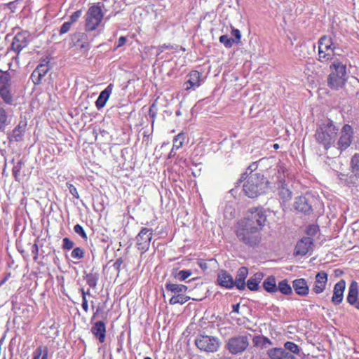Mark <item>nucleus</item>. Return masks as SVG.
Listing matches in <instances>:
<instances>
[{
    "label": "nucleus",
    "instance_id": "nucleus-35",
    "mask_svg": "<svg viewBox=\"0 0 359 359\" xmlns=\"http://www.w3.org/2000/svg\"><path fill=\"white\" fill-rule=\"evenodd\" d=\"M185 139L186 136L183 133H180L177 135H176L173 140L172 150L179 149L180 148H181L184 144Z\"/></svg>",
    "mask_w": 359,
    "mask_h": 359
},
{
    "label": "nucleus",
    "instance_id": "nucleus-60",
    "mask_svg": "<svg viewBox=\"0 0 359 359\" xmlns=\"http://www.w3.org/2000/svg\"><path fill=\"white\" fill-rule=\"evenodd\" d=\"M246 173H244L241 176V180H245L246 179Z\"/></svg>",
    "mask_w": 359,
    "mask_h": 359
},
{
    "label": "nucleus",
    "instance_id": "nucleus-5",
    "mask_svg": "<svg viewBox=\"0 0 359 359\" xmlns=\"http://www.w3.org/2000/svg\"><path fill=\"white\" fill-rule=\"evenodd\" d=\"M236 235L241 241L250 246L256 245L260 241V233L257 226H247L240 222Z\"/></svg>",
    "mask_w": 359,
    "mask_h": 359
},
{
    "label": "nucleus",
    "instance_id": "nucleus-59",
    "mask_svg": "<svg viewBox=\"0 0 359 359\" xmlns=\"http://www.w3.org/2000/svg\"><path fill=\"white\" fill-rule=\"evenodd\" d=\"M81 48H85L88 49L89 48V44L87 42H85L81 45Z\"/></svg>",
    "mask_w": 359,
    "mask_h": 359
},
{
    "label": "nucleus",
    "instance_id": "nucleus-25",
    "mask_svg": "<svg viewBox=\"0 0 359 359\" xmlns=\"http://www.w3.org/2000/svg\"><path fill=\"white\" fill-rule=\"evenodd\" d=\"M91 332L98 339L100 343L104 342L106 326L102 321L96 322L92 327Z\"/></svg>",
    "mask_w": 359,
    "mask_h": 359
},
{
    "label": "nucleus",
    "instance_id": "nucleus-13",
    "mask_svg": "<svg viewBox=\"0 0 359 359\" xmlns=\"http://www.w3.org/2000/svg\"><path fill=\"white\" fill-rule=\"evenodd\" d=\"M359 287L358 283L355 280H352L348 287V292L346 297L347 302L353 306L359 311Z\"/></svg>",
    "mask_w": 359,
    "mask_h": 359
},
{
    "label": "nucleus",
    "instance_id": "nucleus-29",
    "mask_svg": "<svg viewBox=\"0 0 359 359\" xmlns=\"http://www.w3.org/2000/svg\"><path fill=\"white\" fill-rule=\"evenodd\" d=\"M264 289L269 293H275L278 291L276 280L274 276L267 277L263 282Z\"/></svg>",
    "mask_w": 359,
    "mask_h": 359
},
{
    "label": "nucleus",
    "instance_id": "nucleus-19",
    "mask_svg": "<svg viewBox=\"0 0 359 359\" xmlns=\"http://www.w3.org/2000/svg\"><path fill=\"white\" fill-rule=\"evenodd\" d=\"M27 126V119L25 118H21L17 126L13 130L11 134L9 135V139L15 142L20 141L25 133Z\"/></svg>",
    "mask_w": 359,
    "mask_h": 359
},
{
    "label": "nucleus",
    "instance_id": "nucleus-63",
    "mask_svg": "<svg viewBox=\"0 0 359 359\" xmlns=\"http://www.w3.org/2000/svg\"><path fill=\"white\" fill-rule=\"evenodd\" d=\"M144 359H151L150 357H146Z\"/></svg>",
    "mask_w": 359,
    "mask_h": 359
},
{
    "label": "nucleus",
    "instance_id": "nucleus-11",
    "mask_svg": "<svg viewBox=\"0 0 359 359\" xmlns=\"http://www.w3.org/2000/svg\"><path fill=\"white\" fill-rule=\"evenodd\" d=\"M152 235L153 229L146 227L142 228L137 235L135 238L136 246L142 253H144L149 250L152 239Z\"/></svg>",
    "mask_w": 359,
    "mask_h": 359
},
{
    "label": "nucleus",
    "instance_id": "nucleus-39",
    "mask_svg": "<svg viewBox=\"0 0 359 359\" xmlns=\"http://www.w3.org/2000/svg\"><path fill=\"white\" fill-rule=\"evenodd\" d=\"M191 275L192 271L191 270H181L178 273H177L174 276L179 280L183 281L189 276H191Z\"/></svg>",
    "mask_w": 359,
    "mask_h": 359
},
{
    "label": "nucleus",
    "instance_id": "nucleus-52",
    "mask_svg": "<svg viewBox=\"0 0 359 359\" xmlns=\"http://www.w3.org/2000/svg\"><path fill=\"white\" fill-rule=\"evenodd\" d=\"M126 41H127V39L126 37L125 36H121L118 40V42H117V45L116 46V48H120L121 46H123V45H125V43H126Z\"/></svg>",
    "mask_w": 359,
    "mask_h": 359
},
{
    "label": "nucleus",
    "instance_id": "nucleus-15",
    "mask_svg": "<svg viewBox=\"0 0 359 359\" xmlns=\"http://www.w3.org/2000/svg\"><path fill=\"white\" fill-rule=\"evenodd\" d=\"M313 240L311 237H304L297 242L294 255L304 256L306 255L312 248Z\"/></svg>",
    "mask_w": 359,
    "mask_h": 359
},
{
    "label": "nucleus",
    "instance_id": "nucleus-51",
    "mask_svg": "<svg viewBox=\"0 0 359 359\" xmlns=\"http://www.w3.org/2000/svg\"><path fill=\"white\" fill-rule=\"evenodd\" d=\"M318 231V227L315 225L309 226L306 230V233L308 235L313 236Z\"/></svg>",
    "mask_w": 359,
    "mask_h": 359
},
{
    "label": "nucleus",
    "instance_id": "nucleus-9",
    "mask_svg": "<svg viewBox=\"0 0 359 359\" xmlns=\"http://www.w3.org/2000/svg\"><path fill=\"white\" fill-rule=\"evenodd\" d=\"M195 344L200 350L205 352H216L220 346L218 338L208 335L198 337L196 339Z\"/></svg>",
    "mask_w": 359,
    "mask_h": 359
},
{
    "label": "nucleus",
    "instance_id": "nucleus-2",
    "mask_svg": "<svg viewBox=\"0 0 359 359\" xmlns=\"http://www.w3.org/2000/svg\"><path fill=\"white\" fill-rule=\"evenodd\" d=\"M332 60L327 83L331 88L337 90L341 88L346 81V65L338 58H333Z\"/></svg>",
    "mask_w": 359,
    "mask_h": 359
},
{
    "label": "nucleus",
    "instance_id": "nucleus-22",
    "mask_svg": "<svg viewBox=\"0 0 359 359\" xmlns=\"http://www.w3.org/2000/svg\"><path fill=\"white\" fill-rule=\"evenodd\" d=\"M49 70L47 64H40L34 70L31 78L34 84H39L42 78L48 73Z\"/></svg>",
    "mask_w": 359,
    "mask_h": 359
},
{
    "label": "nucleus",
    "instance_id": "nucleus-23",
    "mask_svg": "<svg viewBox=\"0 0 359 359\" xmlns=\"http://www.w3.org/2000/svg\"><path fill=\"white\" fill-rule=\"evenodd\" d=\"M268 355L270 359H297L292 354L280 348L270 349Z\"/></svg>",
    "mask_w": 359,
    "mask_h": 359
},
{
    "label": "nucleus",
    "instance_id": "nucleus-53",
    "mask_svg": "<svg viewBox=\"0 0 359 359\" xmlns=\"http://www.w3.org/2000/svg\"><path fill=\"white\" fill-rule=\"evenodd\" d=\"M38 252H39L38 245L36 244H34L32 247V252L34 255V259H37Z\"/></svg>",
    "mask_w": 359,
    "mask_h": 359
},
{
    "label": "nucleus",
    "instance_id": "nucleus-44",
    "mask_svg": "<svg viewBox=\"0 0 359 359\" xmlns=\"http://www.w3.org/2000/svg\"><path fill=\"white\" fill-rule=\"evenodd\" d=\"M74 242L69 238H64L62 240V248L64 250H71L74 247Z\"/></svg>",
    "mask_w": 359,
    "mask_h": 359
},
{
    "label": "nucleus",
    "instance_id": "nucleus-45",
    "mask_svg": "<svg viewBox=\"0 0 359 359\" xmlns=\"http://www.w3.org/2000/svg\"><path fill=\"white\" fill-rule=\"evenodd\" d=\"M81 14H82V11L81 10L75 11L70 16V19L68 22H71V24L72 25L73 23L76 22L79 20V18L81 16Z\"/></svg>",
    "mask_w": 359,
    "mask_h": 359
},
{
    "label": "nucleus",
    "instance_id": "nucleus-7",
    "mask_svg": "<svg viewBox=\"0 0 359 359\" xmlns=\"http://www.w3.org/2000/svg\"><path fill=\"white\" fill-rule=\"evenodd\" d=\"M14 90L11 74L0 70V97L7 104L13 102Z\"/></svg>",
    "mask_w": 359,
    "mask_h": 359
},
{
    "label": "nucleus",
    "instance_id": "nucleus-1",
    "mask_svg": "<svg viewBox=\"0 0 359 359\" xmlns=\"http://www.w3.org/2000/svg\"><path fill=\"white\" fill-rule=\"evenodd\" d=\"M338 129L330 120H326L321 123L316 131L315 137L318 143L322 144L325 149L332 146H335Z\"/></svg>",
    "mask_w": 359,
    "mask_h": 359
},
{
    "label": "nucleus",
    "instance_id": "nucleus-41",
    "mask_svg": "<svg viewBox=\"0 0 359 359\" xmlns=\"http://www.w3.org/2000/svg\"><path fill=\"white\" fill-rule=\"evenodd\" d=\"M219 41L223 43L226 48H231L233 43V39L229 38L227 35H222L219 37Z\"/></svg>",
    "mask_w": 359,
    "mask_h": 359
},
{
    "label": "nucleus",
    "instance_id": "nucleus-16",
    "mask_svg": "<svg viewBox=\"0 0 359 359\" xmlns=\"http://www.w3.org/2000/svg\"><path fill=\"white\" fill-rule=\"evenodd\" d=\"M327 274L324 271L318 272L315 277V281L312 290L316 294H320L325 290L327 283Z\"/></svg>",
    "mask_w": 359,
    "mask_h": 359
},
{
    "label": "nucleus",
    "instance_id": "nucleus-3",
    "mask_svg": "<svg viewBox=\"0 0 359 359\" xmlns=\"http://www.w3.org/2000/svg\"><path fill=\"white\" fill-rule=\"evenodd\" d=\"M318 60L327 62L333 59V53L340 47L337 36L324 35L318 40Z\"/></svg>",
    "mask_w": 359,
    "mask_h": 359
},
{
    "label": "nucleus",
    "instance_id": "nucleus-14",
    "mask_svg": "<svg viewBox=\"0 0 359 359\" xmlns=\"http://www.w3.org/2000/svg\"><path fill=\"white\" fill-rule=\"evenodd\" d=\"M201 74L198 71H191L187 76V81L184 83V88L186 90H195L198 88L201 83Z\"/></svg>",
    "mask_w": 359,
    "mask_h": 359
},
{
    "label": "nucleus",
    "instance_id": "nucleus-49",
    "mask_svg": "<svg viewBox=\"0 0 359 359\" xmlns=\"http://www.w3.org/2000/svg\"><path fill=\"white\" fill-rule=\"evenodd\" d=\"M43 347L41 346H39L33 353L34 358L33 359H39L40 356L43 353Z\"/></svg>",
    "mask_w": 359,
    "mask_h": 359
},
{
    "label": "nucleus",
    "instance_id": "nucleus-42",
    "mask_svg": "<svg viewBox=\"0 0 359 359\" xmlns=\"http://www.w3.org/2000/svg\"><path fill=\"white\" fill-rule=\"evenodd\" d=\"M83 255H84L83 250L81 248H74L71 253L72 257L73 259H80L83 258Z\"/></svg>",
    "mask_w": 359,
    "mask_h": 359
},
{
    "label": "nucleus",
    "instance_id": "nucleus-37",
    "mask_svg": "<svg viewBox=\"0 0 359 359\" xmlns=\"http://www.w3.org/2000/svg\"><path fill=\"white\" fill-rule=\"evenodd\" d=\"M87 284L92 288H95L98 280V275L97 273H89L86 276Z\"/></svg>",
    "mask_w": 359,
    "mask_h": 359
},
{
    "label": "nucleus",
    "instance_id": "nucleus-62",
    "mask_svg": "<svg viewBox=\"0 0 359 359\" xmlns=\"http://www.w3.org/2000/svg\"><path fill=\"white\" fill-rule=\"evenodd\" d=\"M273 147V148H274V149H278V148H279V145H278V144H274Z\"/></svg>",
    "mask_w": 359,
    "mask_h": 359
},
{
    "label": "nucleus",
    "instance_id": "nucleus-50",
    "mask_svg": "<svg viewBox=\"0 0 359 359\" xmlns=\"http://www.w3.org/2000/svg\"><path fill=\"white\" fill-rule=\"evenodd\" d=\"M20 169H21V163L18 162L17 164L15 165L13 168V174L16 179L18 177V175L20 172Z\"/></svg>",
    "mask_w": 359,
    "mask_h": 359
},
{
    "label": "nucleus",
    "instance_id": "nucleus-64",
    "mask_svg": "<svg viewBox=\"0 0 359 359\" xmlns=\"http://www.w3.org/2000/svg\"><path fill=\"white\" fill-rule=\"evenodd\" d=\"M3 359H6V357H4Z\"/></svg>",
    "mask_w": 359,
    "mask_h": 359
},
{
    "label": "nucleus",
    "instance_id": "nucleus-18",
    "mask_svg": "<svg viewBox=\"0 0 359 359\" xmlns=\"http://www.w3.org/2000/svg\"><path fill=\"white\" fill-rule=\"evenodd\" d=\"M345 288L346 282L344 280H341L334 285L332 297V302L334 304L338 305L342 302Z\"/></svg>",
    "mask_w": 359,
    "mask_h": 359
},
{
    "label": "nucleus",
    "instance_id": "nucleus-40",
    "mask_svg": "<svg viewBox=\"0 0 359 359\" xmlns=\"http://www.w3.org/2000/svg\"><path fill=\"white\" fill-rule=\"evenodd\" d=\"M284 347L286 350L294 354H298L300 351L299 346L292 341L285 342L284 344Z\"/></svg>",
    "mask_w": 359,
    "mask_h": 359
},
{
    "label": "nucleus",
    "instance_id": "nucleus-10",
    "mask_svg": "<svg viewBox=\"0 0 359 359\" xmlns=\"http://www.w3.org/2000/svg\"><path fill=\"white\" fill-rule=\"evenodd\" d=\"M249 346V339L247 335L236 336L229 339L227 348L232 354L243 352Z\"/></svg>",
    "mask_w": 359,
    "mask_h": 359
},
{
    "label": "nucleus",
    "instance_id": "nucleus-36",
    "mask_svg": "<svg viewBox=\"0 0 359 359\" xmlns=\"http://www.w3.org/2000/svg\"><path fill=\"white\" fill-rule=\"evenodd\" d=\"M351 166L354 175L359 177V154H355L351 158Z\"/></svg>",
    "mask_w": 359,
    "mask_h": 359
},
{
    "label": "nucleus",
    "instance_id": "nucleus-17",
    "mask_svg": "<svg viewBox=\"0 0 359 359\" xmlns=\"http://www.w3.org/2000/svg\"><path fill=\"white\" fill-rule=\"evenodd\" d=\"M29 34L26 32L18 33L12 43L13 49L20 53L24 48H25L29 43Z\"/></svg>",
    "mask_w": 359,
    "mask_h": 359
},
{
    "label": "nucleus",
    "instance_id": "nucleus-26",
    "mask_svg": "<svg viewBox=\"0 0 359 359\" xmlns=\"http://www.w3.org/2000/svg\"><path fill=\"white\" fill-rule=\"evenodd\" d=\"M248 274V268L243 266L238 269L236 280H234V286H236L238 290H242L245 288V280L247 278Z\"/></svg>",
    "mask_w": 359,
    "mask_h": 359
},
{
    "label": "nucleus",
    "instance_id": "nucleus-54",
    "mask_svg": "<svg viewBox=\"0 0 359 359\" xmlns=\"http://www.w3.org/2000/svg\"><path fill=\"white\" fill-rule=\"evenodd\" d=\"M82 308L87 313L88 311V301L85 297H83L82 299Z\"/></svg>",
    "mask_w": 359,
    "mask_h": 359
},
{
    "label": "nucleus",
    "instance_id": "nucleus-33",
    "mask_svg": "<svg viewBox=\"0 0 359 359\" xmlns=\"http://www.w3.org/2000/svg\"><path fill=\"white\" fill-rule=\"evenodd\" d=\"M278 291H280L283 294L290 295L292 293V288L288 284L287 280H283L277 285Z\"/></svg>",
    "mask_w": 359,
    "mask_h": 359
},
{
    "label": "nucleus",
    "instance_id": "nucleus-31",
    "mask_svg": "<svg viewBox=\"0 0 359 359\" xmlns=\"http://www.w3.org/2000/svg\"><path fill=\"white\" fill-rule=\"evenodd\" d=\"M278 188L280 189V191H279L280 196L284 201H288L292 198V192L287 188V187L285 184L284 181L283 182L282 180H280L279 184H278Z\"/></svg>",
    "mask_w": 359,
    "mask_h": 359
},
{
    "label": "nucleus",
    "instance_id": "nucleus-20",
    "mask_svg": "<svg viewBox=\"0 0 359 359\" xmlns=\"http://www.w3.org/2000/svg\"><path fill=\"white\" fill-rule=\"evenodd\" d=\"M218 284L227 289H231L234 287V280L232 276L225 271H220L217 275Z\"/></svg>",
    "mask_w": 359,
    "mask_h": 359
},
{
    "label": "nucleus",
    "instance_id": "nucleus-43",
    "mask_svg": "<svg viewBox=\"0 0 359 359\" xmlns=\"http://www.w3.org/2000/svg\"><path fill=\"white\" fill-rule=\"evenodd\" d=\"M74 232L77 234L80 235L83 239H87V235L83 229V228L80 224H76L74 226Z\"/></svg>",
    "mask_w": 359,
    "mask_h": 359
},
{
    "label": "nucleus",
    "instance_id": "nucleus-12",
    "mask_svg": "<svg viewBox=\"0 0 359 359\" xmlns=\"http://www.w3.org/2000/svg\"><path fill=\"white\" fill-rule=\"evenodd\" d=\"M353 129L351 126L345 125L343 126L338 142H337V149L340 151L347 149L352 141Z\"/></svg>",
    "mask_w": 359,
    "mask_h": 359
},
{
    "label": "nucleus",
    "instance_id": "nucleus-32",
    "mask_svg": "<svg viewBox=\"0 0 359 359\" xmlns=\"http://www.w3.org/2000/svg\"><path fill=\"white\" fill-rule=\"evenodd\" d=\"M10 123L11 116L4 108L0 107V130H4Z\"/></svg>",
    "mask_w": 359,
    "mask_h": 359
},
{
    "label": "nucleus",
    "instance_id": "nucleus-48",
    "mask_svg": "<svg viewBox=\"0 0 359 359\" xmlns=\"http://www.w3.org/2000/svg\"><path fill=\"white\" fill-rule=\"evenodd\" d=\"M71 22H66L65 23H63V25L61 26L60 27V34H65L67 33L71 28Z\"/></svg>",
    "mask_w": 359,
    "mask_h": 359
},
{
    "label": "nucleus",
    "instance_id": "nucleus-21",
    "mask_svg": "<svg viewBox=\"0 0 359 359\" xmlns=\"http://www.w3.org/2000/svg\"><path fill=\"white\" fill-rule=\"evenodd\" d=\"M113 87L114 85L112 83H110L104 90H102L100 93L99 97L95 102V105L97 109H100L105 106L106 102H107L110 95L111 94Z\"/></svg>",
    "mask_w": 359,
    "mask_h": 359
},
{
    "label": "nucleus",
    "instance_id": "nucleus-28",
    "mask_svg": "<svg viewBox=\"0 0 359 359\" xmlns=\"http://www.w3.org/2000/svg\"><path fill=\"white\" fill-rule=\"evenodd\" d=\"M264 278V274L261 272L255 273L252 277L249 278L247 282V286L249 290L252 291L257 290L259 288V284Z\"/></svg>",
    "mask_w": 359,
    "mask_h": 359
},
{
    "label": "nucleus",
    "instance_id": "nucleus-61",
    "mask_svg": "<svg viewBox=\"0 0 359 359\" xmlns=\"http://www.w3.org/2000/svg\"><path fill=\"white\" fill-rule=\"evenodd\" d=\"M173 152H174V150L172 149L171 151L169 154V157L170 158H171L172 156H174Z\"/></svg>",
    "mask_w": 359,
    "mask_h": 359
},
{
    "label": "nucleus",
    "instance_id": "nucleus-6",
    "mask_svg": "<svg viewBox=\"0 0 359 359\" xmlns=\"http://www.w3.org/2000/svg\"><path fill=\"white\" fill-rule=\"evenodd\" d=\"M102 6L103 4L101 3L93 4L88 9L85 15L86 31L96 29L101 23L104 17V13L102 10Z\"/></svg>",
    "mask_w": 359,
    "mask_h": 359
},
{
    "label": "nucleus",
    "instance_id": "nucleus-57",
    "mask_svg": "<svg viewBox=\"0 0 359 359\" xmlns=\"http://www.w3.org/2000/svg\"><path fill=\"white\" fill-rule=\"evenodd\" d=\"M122 260L121 259H116V261L115 262V263L114 264V266L118 269L119 267L121 266V264H122Z\"/></svg>",
    "mask_w": 359,
    "mask_h": 359
},
{
    "label": "nucleus",
    "instance_id": "nucleus-55",
    "mask_svg": "<svg viewBox=\"0 0 359 359\" xmlns=\"http://www.w3.org/2000/svg\"><path fill=\"white\" fill-rule=\"evenodd\" d=\"M239 308H240L239 304H233L232 305V312L238 313H239Z\"/></svg>",
    "mask_w": 359,
    "mask_h": 359
},
{
    "label": "nucleus",
    "instance_id": "nucleus-38",
    "mask_svg": "<svg viewBox=\"0 0 359 359\" xmlns=\"http://www.w3.org/2000/svg\"><path fill=\"white\" fill-rule=\"evenodd\" d=\"M253 342L255 346H266L271 344L270 340L264 337L257 336L253 339Z\"/></svg>",
    "mask_w": 359,
    "mask_h": 359
},
{
    "label": "nucleus",
    "instance_id": "nucleus-24",
    "mask_svg": "<svg viewBox=\"0 0 359 359\" xmlns=\"http://www.w3.org/2000/svg\"><path fill=\"white\" fill-rule=\"evenodd\" d=\"M292 287L295 292L300 296H306L309 294V288L306 280L304 278L293 280Z\"/></svg>",
    "mask_w": 359,
    "mask_h": 359
},
{
    "label": "nucleus",
    "instance_id": "nucleus-27",
    "mask_svg": "<svg viewBox=\"0 0 359 359\" xmlns=\"http://www.w3.org/2000/svg\"><path fill=\"white\" fill-rule=\"evenodd\" d=\"M294 207L297 211L304 213H309L311 210V205L304 196L296 198Z\"/></svg>",
    "mask_w": 359,
    "mask_h": 359
},
{
    "label": "nucleus",
    "instance_id": "nucleus-34",
    "mask_svg": "<svg viewBox=\"0 0 359 359\" xmlns=\"http://www.w3.org/2000/svg\"><path fill=\"white\" fill-rule=\"evenodd\" d=\"M189 299L190 297L189 296L184 294H175L170 298L169 303L171 305H175L177 304H183L188 302Z\"/></svg>",
    "mask_w": 359,
    "mask_h": 359
},
{
    "label": "nucleus",
    "instance_id": "nucleus-58",
    "mask_svg": "<svg viewBox=\"0 0 359 359\" xmlns=\"http://www.w3.org/2000/svg\"><path fill=\"white\" fill-rule=\"evenodd\" d=\"M81 293H82V297H85V298H86L87 295H90V290H88L87 291H85L83 289H81Z\"/></svg>",
    "mask_w": 359,
    "mask_h": 359
},
{
    "label": "nucleus",
    "instance_id": "nucleus-56",
    "mask_svg": "<svg viewBox=\"0 0 359 359\" xmlns=\"http://www.w3.org/2000/svg\"><path fill=\"white\" fill-rule=\"evenodd\" d=\"M48 348L44 347V348L43 350V353H42L43 355H42L41 359H48Z\"/></svg>",
    "mask_w": 359,
    "mask_h": 359
},
{
    "label": "nucleus",
    "instance_id": "nucleus-46",
    "mask_svg": "<svg viewBox=\"0 0 359 359\" xmlns=\"http://www.w3.org/2000/svg\"><path fill=\"white\" fill-rule=\"evenodd\" d=\"M232 36L234 37L233 43H238L240 42L241 34V32L237 29H233L231 32Z\"/></svg>",
    "mask_w": 359,
    "mask_h": 359
},
{
    "label": "nucleus",
    "instance_id": "nucleus-4",
    "mask_svg": "<svg viewBox=\"0 0 359 359\" xmlns=\"http://www.w3.org/2000/svg\"><path fill=\"white\" fill-rule=\"evenodd\" d=\"M268 181L261 174L250 173L247 182L243 184V191L249 198H255L265 192Z\"/></svg>",
    "mask_w": 359,
    "mask_h": 359
},
{
    "label": "nucleus",
    "instance_id": "nucleus-8",
    "mask_svg": "<svg viewBox=\"0 0 359 359\" xmlns=\"http://www.w3.org/2000/svg\"><path fill=\"white\" fill-rule=\"evenodd\" d=\"M266 221L265 210L262 208H254L249 210L247 217L241 223L247 225V226H257V230L259 231L262 226L265 224Z\"/></svg>",
    "mask_w": 359,
    "mask_h": 359
},
{
    "label": "nucleus",
    "instance_id": "nucleus-47",
    "mask_svg": "<svg viewBox=\"0 0 359 359\" xmlns=\"http://www.w3.org/2000/svg\"><path fill=\"white\" fill-rule=\"evenodd\" d=\"M67 186L69 189L70 194L76 198H79V195L76 188L73 184H69V183H67Z\"/></svg>",
    "mask_w": 359,
    "mask_h": 359
},
{
    "label": "nucleus",
    "instance_id": "nucleus-30",
    "mask_svg": "<svg viewBox=\"0 0 359 359\" xmlns=\"http://www.w3.org/2000/svg\"><path fill=\"white\" fill-rule=\"evenodd\" d=\"M165 289L175 294H183L182 293L186 292L188 287L182 284L167 283Z\"/></svg>",
    "mask_w": 359,
    "mask_h": 359
}]
</instances>
